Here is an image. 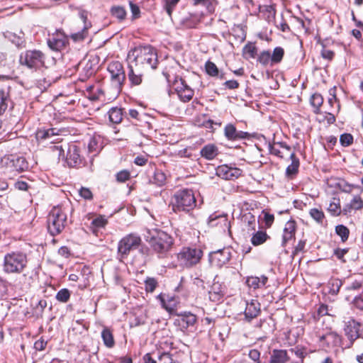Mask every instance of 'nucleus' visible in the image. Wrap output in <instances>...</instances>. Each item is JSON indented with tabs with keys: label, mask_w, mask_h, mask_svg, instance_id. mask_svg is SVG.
<instances>
[{
	"label": "nucleus",
	"mask_w": 363,
	"mask_h": 363,
	"mask_svg": "<svg viewBox=\"0 0 363 363\" xmlns=\"http://www.w3.org/2000/svg\"><path fill=\"white\" fill-rule=\"evenodd\" d=\"M89 14V13L86 10L82 9L79 10L78 15L84 23L83 27H87V29L91 28L92 26L91 23L88 20Z\"/></svg>",
	"instance_id": "nucleus-58"
},
{
	"label": "nucleus",
	"mask_w": 363,
	"mask_h": 363,
	"mask_svg": "<svg viewBox=\"0 0 363 363\" xmlns=\"http://www.w3.org/2000/svg\"><path fill=\"white\" fill-rule=\"evenodd\" d=\"M10 100V86L6 89H0V116L5 113Z\"/></svg>",
	"instance_id": "nucleus-34"
},
{
	"label": "nucleus",
	"mask_w": 363,
	"mask_h": 363,
	"mask_svg": "<svg viewBox=\"0 0 363 363\" xmlns=\"http://www.w3.org/2000/svg\"><path fill=\"white\" fill-rule=\"evenodd\" d=\"M335 186L339 189L341 191L350 194L354 189H361V186L358 184H350L345 179H339L336 183Z\"/></svg>",
	"instance_id": "nucleus-44"
},
{
	"label": "nucleus",
	"mask_w": 363,
	"mask_h": 363,
	"mask_svg": "<svg viewBox=\"0 0 363 363\" xmlns=\"http://www.w3.org/2000/svg\"><path fill=\"white\" fill-rule=\"evenodd\" d=\"M290 160L291 162L286 169L285 175L288 179H294L298 173V169L300 166V160L297 157L294 152H291L290 155Z\"/></svg>",
	"instance_id": "nucleus-26"
},
{
	"label": "nucleus",
	"mask_w": 363,
	"mask_h": 363,
	"mask_svg": "<svg viewBox=\"0 0 363 363\" xmlns=\"http://www.w3.org/2000/svg\"><path fill=\"white\" fill-rule=\"evenodd\" d=\"M218 153V148L214 144H207L204 145L200 151L201 156L208 160L215 159Z\"/></svg>",
	"instance_id": "nucleus-29"
},
{
	"label": "nucleus",
	"mask_w": 363,
	"mask_h": 363,
	"mask_svg": "<svg viewBox=\"0 0 363 363\" xmlns=\"http://www.w3.org/2000/svg\"><path fill=\"white\" fill-rule=\"evenodd\" d=\"M335 232L341 238L342 242H345L349 238L350 230L344 225H337Z\"/></svg>",
	"instance_id": "nucleus-53"
},
{
	"label": "nucleus",
	"mask_w": 363,
	"mask_h": 363,
	"mask_svg": "<svg viewBox=\"0 0 363 363\" xmlns=\"http://www.w3.org/2000/svg\"><path fill=\"white\" fill-rule=\"evenodd\" d=\"M284 55V50L281 47H276L271 53L272 65L280 63Z\"/></svg>",
	"instance_id": "nucleus-46"
},
{
	"label": "nucleus",
	"mask_w": 363,
	"mask_h": 363,
	"mask_svg": "<svg viewBox=\"0 0 363 363\" xmlns=\"http://www.w3.org/2000/svg\"><path fill=\"white\" fill-rule=\"evenodd\" d=\"M125 116H128V119L132 118L136 120L137 121H143L145 114L143 113H140L135 108H130L128 110V113H125Z\"/></svg>",
	"instance_id": "nucleus-60"
},
{
	"label": "nucleus",
	"mask_w": 363,
	"mask_h": 363,
	"mask_svg": "<svg viewBox=\"0 0 363 363\" xmlns=\"http://www.w3.org/2000/svg\"><path fill=\"white\" fill-rule=\"evenodd\" d=\"M65 162L69 167L79 168L86 165V160L82 155L80 147L74 143L68 146Z\"/></svg>",
	"instance_id": "nucleus-11"
},
{
	"label": "nucleus",
	"mask_w": 363,
	"mask_h": 363,
	"mask_svg": "<svg viewBox=\"0 0 363 363\" xmlns=\"http://www.w3.org/2000/svg\"><path fill=\"white\" fill-rule=\"evenodd\" d=\"M330 284L331 285V287H330L331 293L333 294H336L340 291V289L342 286V281H341V280H340L338 279H335L332 280L331 282H330Z\"/></svg>",
	"instance_id": "nucleus-64"
},
{
	"label": "nucleus",
	"mask_w": 363,
	"mask_h": 363,
	"mask_svg": "<svg viewBox=\"0 0 363 363\" xmlns=\"http://www.w3.org/2000/svg\"><path fill=\"white\" fill-rule=\"evenodd\" d=\"M353 136L350 133H343L340 137V143L343 147H348L353 143Z\"/></svg>",
	"instance_id": "nucleus-61"
},
{
	"label": "nucleus",
	"mask_w": 363,
	"mask_h": 363,
	"mask_svg": "<svg viewBox=\"0 0 363 363\" xmlns=\"http://www.w3.org/2000/svg\"><path fill=\"white\" fill-rule=\"evenodd\" d=\"M257 61L263 66L269 64L272 65L271 52L269 50H263L257 56Z\"/></svg>",
	"instance_id": "nucleus-47"
},
{
	"label": "nucleus",
	"mask_w": 363,
	"mask_h": 363,
	"mask_svg": "<svg viewBox=\"0 0 363 363\" xmlns=\"http://www.w3.org/2000/svg\"><path fill=\"white\" fill-rule=\"evenodd\" d=\"M99 139L96 137L91 138L88 143V150L93 155L91 156V162H92L93 157L96 155L101 150V145Z\"/></svg>",
	"instance_id": "nucleus-45"
},
{
	"label": "nucleus",
	"mask_w": 363,
	"mask_h": 363,
	"mask_svg": "<svg viewBox=\"0 0 363 363\" xmlns=\"http://www.w3.org/2000/svg\"><path fill=\"white\" fill-rule=\"evenodd\" d=\"M28 254L25 250H10L4 254L2 270L6 274H22V289H28L39 275L40 264L28 267Z\"/></svg>",
	"instance_id": "nucleus-1"
},
{
	"label": "nucleus",
	"mask_w": 363,
	"mask_h": 363,
	"mask_svg": "<svg viewBox=\"0 0 363 363\" xmlns=\"http://www.w3.org/2000/svg\"><path fill=\"white\" fill-rule=\"evenodd\" d=\"M268 282V277L262 275L261 277H248L246 280L247 285L253 289L264 288Z\"/></svg>",
	"instance_id": "nucleus-28"
},
{
	"label": "nucleus",
	"mask_w": 363,
	"mask_h": 363,
	"mask_svg": "<svg viewBox=\"0 0 363 363\" xmlns=\"http://www.w3.org/2000/svg\"><path fill=\"white\" fill-rule=\"evenodd\" d=\"M127 60L146 72L156 69L159 64L157 50L150 45L131 48L128 52Z\"/></svg>",
	"instance_id": "nucleus-2"
},
{
	"label": "nucleus",
	"mask_w": 363,
	"mask_h": 363,
	"mask_svg": "<svg viewBox=\"0 0 363 363\" xmlns=\"http://www.w3.org/2000/svg\"><path fill=\"white\" fill-rule=\"evenodd\" d=\"M130 179V172L127 169L121 170L116 173V179L119 183H123Z\"/></svg>",
	"instance_id": "nucleus-59"
},
{
	"label": "nucleus",
	"mask_w": 363,
	"mask_h": 363,
	"mask_svg": "<svg viewBox=\"0 0 363 363\" xmlns=\"http://www.w3.org/2000/svg\"><path fill=\"white\" fill-rule=\"evenodd\" d=\"M227 290V286L224 283L214 279L208 291L209 300L214 303L223 302L226 296Z\"/></svg>",
	"instance_id": "nucleus-16"
},
{
	"label": "nucleus",
	"mask_w": 363,
	"mask_h": 363,
	"mask_svg": "<svg viewBox=\"0 0 363 363\" xmlns=\"http://www.w3.org/2000/svg\"><path fill=\"white\" fill-rule=\"evenodd\" d=\"M257 54L255 43L248 42L242 48V55L245 59H254Z\"/></svg>",
	"instance_id": "nucleus-43"
},
{
	"label": "nucleus",
	"mask_w": 363,
	"mask_h": 363,
	"mask_svg": "<svg viewBox=\"0 0 363 363\" xmlns=\"http://www.w3.org/2000/svg\"><path fill=\"white\" fill-rule=\"evenodd\" d=\"M318 342L325 350H330L340 345L341 337L335 332L328 331L318 335Z\"/></svg>",
	"instance_id": "nucleus-18"
},
{
	"label": "nucleus",
	"mask_w": 363,
	"mask_h": 363,
	"mask_svg": "<svg viewBox=\"0 0 363 363\" xmlns=\"http://www.w3.org/2000/svg\"><path fill=\"white\" fill-rule=\"evenodd\" d=\"M180 0H162L163 9L167 12L169 17L172 16L173 11Z\"/></svg>",
	"instance_id": "nucleus-48"
},
{
	"label": "nucleus",
	"mask_w": 363,
	"mask_h": 363,
	"mask_svg": "<svg viewBox=\"0 0 363 363\" xmlns=\"http://www.w3.org/2000/svg\"><path fill=\"white\" fill-rule=\"evenodd\" d=\"M290 360L288 350L285 349H274L270 354L268 363H287Z\"/></svg>",
	"instance_id": "nucleus-24"
},
{
	"label": "nucleus",
	"mask_w": 363,
	"mask_h": 363,
	"mask_svg": "<svg viewBox=\"0 0 363 363\" xmlns=\"http://www.w3.org/2000/svg\"><path fill=\"white\" fill-rule=\"evenodd\" d=\"M363 208V200L359 195H356L349 203L345 205L342 208L344 215L350 214L352 210L358 211Z\"/></svg>",
	"instance_id": "nucleus-27"
},
{
	"label": "nucleus",
	"mask_w": 363,
	"mask_h": 363,
	"mask_svg": "<svg viewBox=\"0 0 363 363\" xmlns=\"http://www.w3.org/2000/svg\"><path fill=\"white\" fill-rule=\"evenodd\" d=\"M70 291L67 289H60L56 294V299L61 303H67L70 298Z\"/></svg>",
	"instance_id": "nucleus-56"
},
{
	"label": "nucleus",
	"mask_w": 363,
	"mask_h": 363,
	"mask_svg": "<svg viewBox=\"0 0 363 363\" xmlns=\"http://www.w3.org/2000/svg\"><path fill=\"white\" fill-rule=\"evenodd\" d=\"M162 74L165 77L169 83H172V87L177 94L178 96L181 94L182 89H184L188 84L186 81L179 76H172L165 70H163Z\"/></svg>",
	"instance_id": "nucleus-23"
},
{
	"label": "nucleus",
	"mask_w": 363,
	"mask_h": 363,
	"mask_svg": "<svg viewBox=\"0 0 363 363\" xmlns=\"http://www.w3.org/2000/svg\"><path fill=\"white\" fill-rule=\"evenodd\" d=\"M48 47L53 51L60 52L69 43L68 37L61 30H56L47 40Z\"/></svg>",
	"instance_id": "nucleus-14"
},
{
	"label": "nucleus",
	"mask_w": 363,
	"mask_h": 363,
	"mask_svg": "<svg viewBox=\"0 0 363 363\" xmlns=\"http://www.w3.org/2000/svg\"><path fill=\"white\" fill-rule=\"evenodd\" d=\"M194 95V91L187 85L184 89H182L179 98L183 102H189L193 98Z\"/></svg>",
	"instance_id": "nucleus-50"
},
{
	"label": "nucleus",
	"mask_w": 363,
	"mask_h": 363,
	"mask_svg": "<svg viewBox=\"0 0 363 363\" xmlns=\"http://www.w3.org/2000/svg\"><path fill=\"white\" fill-rule=\"evenodd\" d=\"M197 323V316L190 311H183L177 314L174 320V325L179 328L182 332L193 328Z\"/></svg>",
	"instance_id": "nucleus-12"
},
{
	"label": "nucleus",
	"mask_w": 363,
	"mask_h": 363,
	"mask_svg": "<svg viewBox=\"0 0 363 363\" xmlns=\"http://www.w3.org/2000/svg\"><path fill=\"white\" fill-rule=\"evenodd\" d=\"M327 210L332 216H338L342 213L340 199L337 198H333Z\"/></svg>",
	"instance_id": "nucleus-42"
},
{
	"label": "nucleus",
	"mask_w": 363,
	"mask_h": 363,
	"mask_svg": "<svg viewBox=\"0 0 363 363\" xmlns=\"http://www.w3.org/2000/svg\"><path fill=\"white\" fill-rule=\"evenodd\" d=\"M224 136L229 141H238L241 140H250L257 138L255 133H250L248 132L238 130L235 125L233 123H228L223 129Z\"/></svg>",
	"instance_id": "nucleus-13"
},
{
	"label": "nucleus",
	"mask_w": 363,
	"mask_h": 363,
	"mask_svg": "<svg viewBox=\"0 0 363 363\" xmlns=\"http://www.w3.org/2000/svg\"><path fill=\"white\" fill-rule=\"evenodd\" d=\"M205 69L207 74L211 77L218 76L219 70L216 64L210 60H208L205 64Z\"/></svg>",
	"instance_id": "nucleus-51"
},
{
	"label": "nucleus",
	"mask_w": 363,
	"mask_h": 363,
	"mask_svg": "<svg viewBox=\"0 0 363 363\" xmlns=\"http://www.w3.org/2000/svg\"><path fill=\"white\" fill-rule=\"evenodd\" d=\"M67 208L55 206L48 217V230L52 236L60 234L67 224Z\"/></svg>",
	"instance_id": "nucleus-5"
},
{
	"label": "nucleus",
	"mask_w": 363,
	"mask_h": 363,
	"mask_svg": "<svg viewBox=\"0 0 363 363\" xmlns=\"http://www.w3.org/2000/svg\"><path fill=\"white\" fill-rule=\"evenodd\" d=\"M144 238L149 244L150 250L159 258L165 257L174 242L171 235L158 228L147 229Z\"/></svg>",
	"instance_id": "nucleus-3"
},
{
	"label": "nucleus",
	"mask_w": 363,
	"mask_h": 363,
	"mask_svg": "<svg viewBox=\"0 0 363 363\" xmlns=\"http://www.w3.org/2000/svg\"><path fill=\"white\" fill-rule=\"evenodd\" d=\"M86 96L91 101L100 100L104 96L103 89L99 86H89L86 89Z\"/></svg>",
	"instance_id": "nucleus-35"
},
{
	"label": "nucleus",
	"mask_w": 363,
	"mask_h": 363,
	"mask_svg": "<svg viewBox=\"0 0 363 363\" xmlns=\"http://www.w3.org/2000/svg\"><path fill=\"white\" fill-rule=\"evenodd\" d=\"M310 104L313 108V113L320 114V107L323 104V97L320 94L315 93L311 96Z\"/></svg>",
	"instance_id": "nucleus-40"
},
{
	"label": "nucleus",
	"mask_w": 363,
	"mask_h": 363,
	"mask_svg": "<svg viewBox=\"0 0 363 363\" xmlns=\"http://www.w3.org/2000/svg\"><path fill=\"white\" fill-rule=\"evenodd\" d=\"M261 312L259 303L255 299H252L250 302L246 303L245 310V318L247 321H251L252 319L259 315Z\"/></svg>",
	"instance_id": "nucleus-22"
},
{
	"label": "nucleus",
	"mask_w": 363,
	"mask_h": 363,
	"mask_svg": "<svg viewBox=\"0 0 363 363\" xmlns=\"http://www.w3.org/2000/svg\"><path fill=\"white\" fill-rule=\"evenodd\" d=\"M242 169L240 168L228 165H219L216 169V174L225 180H234L238 179L242 174Z\"/></svg>",
	"instance_id": "nucleus-19"
},
{
	"label": "nucleus",
	"mask_w": 363,
	"mask_h": 363,
	"mask_svg": "<svg viewBox=\"0 0 363 363\" xmlns=\"http://www.w3.org/2000/svg\"><path fill=\"white\" fill-rule=\"evenodd\" d=\"M199 23L200 19L196 15H190L189 16L183 18L181 21L182 26L186 29L195 28Z\"/></svg>",
	"instance_id": "nucleus-41"
},
{
	"label": "nucleus",
	"mask_w": 363,
	"mask_h": 363,
	"mask_svg": "<svg viewBox=\"0 0 363 363\" xmlns=\"http://www.w3.org/2000/svg\"><path fill=\"white\" fill-rule=\"evenodd\" d=\"M55 135H57V130L56 128L42 129L38 130L37 138L45 140Z\"/></svg>",
	"instance_id": "nucleus-49"
},
{
	"label": "nucleus",
	"mask_w": 363,
	"mask_h": 363,
	"mask_svg": "<svg viewBox=\"0 0 363 363\" xmlns=\"http://www.w3.org/2000/svg\"><path fill=\"white\" fill-rule=\"evenodd\" d=\"M203 256V251L196 247H183L177 255L180 265L191 267L199 262Z\"/></svg>",
	"instance_id": "nucleus-10"
},
{
	"label": "nucleus",
	"mask_w": 363,
	"mask_h": 363,
	"mask_svg": "<svg viewBox=\"0 0 363 363\" xmlns=\"http://www.w3.org/2000/svg\"><path fill=\"white\" fill-rule=\"evenodd\" d=\"M145 70L128 61V79L130 86H138L142 84Z\"/></svg>",
	"instance_id": "nucleus-17"
},
{
	"label": "nucleus",
	"mask_w": 363,
	"mask_h": 363,
	"mask_svg": "<svg viewBox=\"0 0 363 363\" xmlns=\"http://www.w3.org/2000/svg\"><path fill=\"white\" fill-rule=\"evenodd\" d=\"M171 204L174 212L193 210L196 206L194 191L187 188L177 190L172 198Z\"/></svg>",
	"instance_id": "nucleus-4"
},
{
	"label": "nucleus",
	"mask_w": 363,
	"mask_h": 363,
	"mask_svg": "<svg viewBox=\"0 0 363 363\" xmlns=\"http://www.w3.org/2000/svg\"><path fill=\"white\" fill-rule=\"evenodd\" d=\"M109 121L113 124H118L122 121L123 109L118 107H112L108 112Z\"/></svg>",
	"instance_id": "nucleus-36"
},
{
	"label": "nucleus",
	"mask_w": 363,
	"mask_h": 363,
	"mask_svg": "<svg viewBox=\"0 0 363 363\" xmlns=\"http://www.w3.org/2000/svg\"><path fill=\"white\" fill-rule=\"evenodd\" d=\"M101 337L103 340L104 345L107 348L111 349L115 346L116 342L114 337L110 328L104 327L101 331Z\"/></svg>",
	"instance_id": "nucleus-33"
},
{
	"label": "nucleus",
	"mask_w": 363,
	"mask_h": 363,
	"mask_svg": "<svg viewBox=\"0 0 363 363\" xmlns=\"http://www.w3.org/2000/svg\"><path fill=\"white\" fill-rule=\"evenodd\" d=\"M79 194L85 200L91 201L93 199V194L89 188L81 187L79 190Z\"/></svg>",
	"instance_id": "nucleus-63"
},
{
	"label": "nucleus",
	"mask_w": 363,
	"mask_h": 363,
	"mask_svg": "<svg viewBox=\"0 0 363 363\" xmlns=\"http://www.w3.org/2000/svg\"><path fill=\"white\" fill-rule=\"evenodd\" d=\"M108 223V219L104 215H99L92 220L90 224V230L91 232L98 235V233L101 229L105 228Z\"/></svg>",
	"instance_id": "nucleus-30"
},
{
	"label": "nucleus",
	"mask_w": 363,
	"mask_h": 363,
	"mask_svg": "<svg viewBox=\"0 0 363 363\" xmlns=\"http://www.w3.org/2000/svg\"><path fill=\"white\" fill-rule=\"evenodd\" d=\"M45 54L37 49L27 50L21 52L19 57L21 65L35 71L45 67Z\"/></svg>",
	"instance_id": "nucleus-6"
},
{
	"label": "nucleus",
	"mask_w": 363,
	"mask_h": 363,
	"mask_svg": "<svg viewBox=\"0 0 363 363\" xmlns=\"http://www.w3.org/2000/svg\"><path fill=\"white\" fill-rule=\"evenodd\" d=\"M289 351L299 359L298 361H292L290 363H304L305 358L313 352L311 349L300 345L290 348Z\"/></svg>",
	"instance_id": "nucleus-25"
},
{
	"label": "nucleus",
	"mask_w": 363,
	"mask_h": 363,
	"mask_svg": "<svg viewBox=\"0 0 363 363\" xmlns=\"http://www.w3.org/2000/svg\"><path fill=\"white\" fill-rule=\"evenodd\" d=\"M296 223L295 220H290L285 224L281 240V246L286 247L287 243L295 238Z\"/></svg>",
	"instance_id": "nucleus-21"
},
{
	"label": "nucleus",
	"mask_w": 363,
	"mask_h": 363,
	"mask_svg": "<svg viewBox=\"0 0 363 363\" xmlns=\"http://www.w3.org/2000/svg\"><path fill=\"white\" fill-rule=\"evenodd\" d=\"M158 297L161 300L163 308L169 313V315L177 316L179 313L177 308L178 303L176 301L174 298H171L166 301L162 298L161 294H160Z\"/></svg>",
	"instance_id": "nucleus-31"
},
{
	"label": "nucleus",
	"mask_w": 363,
	"mask_h": 363,
	"mask_svg": "<svg viewBox=\"0 0 363 363\" xmlns=\"http://www.w3.org/2000/svg\"><path fill=\"white\" fill-rule=\"evenodd\" d=\"M344 331L345 335L352 343L354 340L361 336L360 323L356 321L354 319L351 318L345 323Z\"/></svg>",
	"instance_id": "nucleus-20"
},
{
	"label": "nucleus",
	"mask_w": 363,
	"mask_h": 363,
	"mask_svg": "<svg viewBox=\"0 0 363 363\" xmlns=\"http://www.w3.org/2000/svg\"><path fill=\"white\" fill-rule=\"evenodd\" d=\"M159 363H180L179 361L174 359L173 355L169 352H163L158 356Z\"/></svg>",
	"instance_id": "nucleus-52"
},
{
	"label": "nucleus",
	"mask_w": 363,
	"mask_h": 363,
	"mask_svg": "<svg viewBox=\"0 0 363 363\" xmlns=\"http://www.w3.org/2000/svg\"><path fill=\"white\" fill-rule=\"evenodd\" d=\"M167 177L165 174L161 170L156 169L154 172L153 176L150 179V182L155 184L157 186L162 187L166 184Z\"/></svg>",
	"instance_id": "nucleus-38"
},
{
	"label": "nucleus",
	"mask_w": 363,
	"mask_h": 363,
	"mask_svg": "<svg viewBox=\"0 0 363 363\" xmlns=\"http://www.w3.org/2000/svg\"><path fill=\"white\" fill-rule=\"evenodd\" d=\"M88 30L87 27H83L82 29L80 31H78L77 33H72L70 35V38L74 41V42H80L84 40L88 35Z\"/></svg>",
	"instance_id": "nucleus-55"
},
{
	"label": "nucleus",
	"mask_w": 363,
	"mask_h": 363,
	"mask_svg": "<svg viewBox=\"0 0 363 363\" xmlns=\"http://www.w3.org/2000/svg\"><path fill=\"white\" fill-rule=\"evenodd\" d=\"M107 71L110 75L112 86L117 94L121 92L125 81V72L123 66L119 61H113L108 65Z\"/></svg>",
	"instance_id": "nucleus-9"
},
{
	"label": "nucleus",
	"mask_w": 363,
	"mask_h": 363,
	"mask_svg": "<svg viewBox=\"0 0 363 363\" xmlns=\"http://www.w3.org/2000/svg\"><path fill=\"white\" fill-rule=\"evenodd\" d=\"M157 285V281L155 278L147 277L145 280V289L147 292H153Z\"/></svg>",
	"instance_id": "nucleus-57"
},
{
	"label": "nucleus",
	"mask_w": 363,
	"mask_h": 363,
	"mask_svg": "<svg viewBox=\"0 0 363 363\" xmlns=\"http://www.w3.org/2000/svg\"><path fill=\"white\" fill-rule=\"evenodd\" d=\"M110 13L120 23L124 21L126 19L127 11L122 6H111L110 9Z\"/></svg>",
	"instance_id": "nucleus-37"
},
{
	"label": "nucleus",
	"mask_w": 363,
	"mask_h": 363,
	"mask_svg": "<svg viewBox=\"0 0 363 363\" xmlns=\"http://www.w3.org/2000/svg\"><path fill=\"white\" fill-rule=\"evenodd\" d=\"M129 6L131 12L132 21L139 18L140 17V9L139 6L133 1H129Z\"/></svg>",
	"instance_id": "nucleus-62"
},
{
	"label": "nucleus",
	"mask_w": 363,
	"mask_h": 363,
	"mask_svg": "<svg viewBox=\"0 0 363 363\" xmlns=\"http://www.w3.org/2000/svg\"><path fill=\"white\" fill-rule=\"evenodd\" d=\"M142 244L141 237L131 233L123 237L118 243L117 256L119 260L126 259L131 251L137 250Z\"/></svg>",
	"instance_id": "nucleus-7"
},
{
	"label": "nucleus",
	"mask_w": 363,
	"mask_h": 363,
	"mask_svg": "<svg viewBox=\"0 0 363 363\" xmlns=\"http://www.w3.org/2000/svg\"><path fill=\"white\" fill-rule=\"evenodd\" d=\"M0 167L4 172L20 173L28 169V163L23 156L6 155L1 158Z\"/></svg>",
	"instance_id": "nucleus-8"
},
{
	"label": "nucleus",
	"mask_w": 363,
	"mask_h": 363,
	"mask_svg": "<svg viewBox=\"0 0 363 363\" xmlns=\"http://www.w3.org/2000/svg\"><path fill=\"white\" fill-rule=\"evenodd\" d=\"M269 238V236L265 231L258 230L252 234L251 238V243L254 246H258L264 243Z\"/></svg>",
	"instance_id": "nucleus-39"
},
{
	"label": "nucleus",
	"mask_w": 363,
	"mask_h": 363,
	"mask_svg": "<svg viewBox=\"0 0 363 363\" xmlns=\"http://www.w3.org/2000/svg\"><path fill=\"white\" fill-rule=\"evenodd\" d=\"M309 214L317 223H323L325 218V215L323 211L313 208L310 210Z\"/></svg>",
	"instance_id": "nucleus-54"
},
{
	"label": "nucleus",
	"mask_w": 363,
	"mask_h": 363,
	"mask_svg": "<svg viewBox=\"0 0 363 363\" xmlns=\"http://www.w3.org/2000/svg\"><path fill=\"white\" fill-rule=\"evenodd\" d=\"M232 248L223 247V249L212 252L209 254V261L212 265L218 267H222L232 257Z\"/></svg>",
	"instance_id": "nucleus-15"
},
{
	"label": "nucleus",
	"mask_w": 363,
	"mask_h": 363,
	"mask_svg": "<svg viewBox=\"0 0 363 363\" xmlns=\"http://www.w3.org/2000/svg\"><path fill=\"white\" fill-rule=\"evenodd\" d=\"M208 225L211 227L219 225L227 227L228 225L227 216L223 214H217L216 213H212L208 218Z\"/></svg>",
	"instance_id": "nucleus-32"
}]
</instances>
